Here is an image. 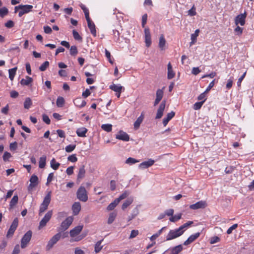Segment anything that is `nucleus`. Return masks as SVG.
<instances>
[{
  "label": "nucleus",
  "instance_id": "1",
  "mask_svg": "<svg viewBox=\"0 0 254 254\" xmlns=\"http://www.w3.org/2000/svg\"><path fill=\"white\" fill-rule=\"evenodd\" d=\"M77 198L81 201L86 202L87 201L88 193L84 187L80 186L77 190L76 192Z\"/></svg>",
  "mask_w": 254,
  "mask_h": 254
},
{
  "label": "nucleus",
  "instance_id": "2",
  "mask_svg": "<svg viewBox=\"0 0 254 254\" xmlns=\"http://www.w3.org/2000/svg\"><path fill=\"white\" fill-rule=\"evenodd\" d=\"M51 201V194L50 192L47 194L44 197V200L40 205L39 209V215L41 216L42 213L45 211L48 207Z\"/></svg>",
  "mask_w": 254,
  "mask_h": 254
},
{
  "label": "nucleus",
  "instance_id": "3",
  "mask_svg": "<svg viewBox=\"0 0 254 254\" xmlns=\"http://www.w3.org/2000/svg\"><path fill=\"white\" fill-rule=\"evenodd\" d=\"M183 235L182 231H180L178 228L174 230H171L169 231L166 237V241H170L171 240L178 238Z\"/></svg>",
  "mask_w": 254,
  "mask_h": 254
},
{
  "label": "nucleus",
  "instance_id": "4",
  "mask_svg": "<svg viewBox=\"0 0 254 254\" xmlns=\"http://www.w3.org/2000/svg\"><path fill=\"white\" fill-rule=\"evenodd\" d=\"M32 232L31 230L28 231L23 236L21 240V247L22 249L26 248L29 243L31 237Z\"/></svg>",
  "mask_w": 254,
  "mask_h": 254
},
{
  "label": "nucleus",
  "instance_id": "5",
  "mask_svg": "<svg viewBox=\"0 0 254 254\" xmlns=\"http://www.w3.org/2000/svg\"><path fill=\"white\" fill-rule=\"evenodd\" d=\"M53 215L52 210L49 211L41 220L39 223L38 229L40 230L46 226L47 223L50 221Z\"/></svg>",
  "mask_w": 254,
  "mask_h": 254
},
{
  "label": "nucleus",
  "instance_id": "6",
  "mask_svg": "<svg viewBox=\"0 0 254 254\" xmlns=\"http://www.w3.org/2000/svg\"><path fill=\"white\" fill-rule=\"evenodd\" d=\"M61 237V234L58 233L55 235L48 242L46 246V250L49 251L51 249L54 245L56 244Z\"/></svg>",
  "mask_w": 254,
  "mask_h": 254
},
{
  "label": "nucleus",
  "instance_id": "7",
  "mask_svg": "<svg viewBox=\"0 0 254 254\" xmlns=\"http://www.w3.org/2000/svg\"><path fill=\"white\" fill-rule=\"evenodd\" d=\"M18 225V219L17 218H14L12 224H11L9 230L7 231L6 237L7 238L11 237L15 231L16 230Z\"/></svg>",
  "mask_w": 254,
  "mask_h": 254
},
{
  "label": "nucleus",
  "instance_id": "8",
  "mask_svg": "<svg viewBox=\"0 0 254 254\" xmlns=\"http://www.w3.org/2000/svg\"><path fill=\"white\" fill-rule=\"evenodd\" d=\"M73 221V217L72 216H69L67 217L61 224L60 229L62 231H65L67 230L71 225Z\"/></svg>",
  "mask_w": 254,
  "mask_h": 254
},
{
  "label": "nucleus",
  "instance_id": "9",
  "mask_svg": "<svg viewBox=\"0 0 254 254\" xmlns=\"http://www.w3.org/2000/svg\"><path fill=\"white\" fill-rule=\"evenodd\" d=\"M33 8V6L29 4L25 5H19L18 6H16L14 8V12L16 13L18 9H20L23 11V12L25 13H27L30 11H31Z\"/></svg>",
  "mask_w": 254,
  "mask_h": 254
},
{
  "label": "nucleus",
  "instance_id": "10",
  "mask_svg": "<svg viewBox=\"0 0 254 254\" xmlns=\"http://www.w3.org/2000/svg\"><path fill=\"white\" fill-rule=\"evenodd\" d=\"M247 16V13L245 11L244 13L237 15L235 19V22L236 25L240 24L241 26H243L245 24V19Z\"/></svg>",
  "mask_w": 254,
  "mask_h": 254
},
{
  "label": "nucleus",
  "instance_id": "11",
  "mask_svg": "<svg viewBox=\"0 0 254 254\" xmlns=\"http://www.w3.org/2000/svg\"><path fill=\"white\" fill-rule=\"evenodd\" d=\"M144 37L146 46L147 47H150L152 41L150 30L148 27H145L144 29Z\"/></svg>",
  "mask_w": 254,
  "mask_h": 254
},
{
  "label": "nucleus",
  "instance_id": "12",
  "mask_svg": "<svg viewBox=\"0 0 254 254\" xmlns=\"http://www.w3.org/2000/svg\"><path fill=\"white\" fill-rule=\"evenodd\" d=\"M207 206V203L205 201H199L196 203L191 204L190 206V208L193 210H196L200 208H204Z\"/></svg>",
  "mask_w": 254,
  "mask_h": 254
},
{
  "label": "nucleus",
  "instance_id": "13",
  "mask_svg": "<svg viewBox=\"0 0 254 254\" xmlns=\"http://www.w3.org/2000/svg\"><path fill=\"white\" fill-rule=\"evenodd\" d=\"M200 235V232L196 233L193 235H190L188 239L184 242L183 245L188 246L196 240Z\"/></svg>",
  "mask_w": 254,
  "mask_h": 254
},
{
  "label": "nucleus",
  "instance_id": "14",
  "mask_svg": "<svg viewBox=\"0 0 254 254\" xmlns=\"http://www.w3.org/2000/svg\"><path fill=\"white\" fill-rule=\"evenodd\" d=\"M87 22L88 27L90 29V32L92 35L95 37L97 35L96 27L94 23L91 20L90 18L86 19Z\"/></svg>",
  "mask_w": 254,
  "mask_h": 254
},
{
  "label": "nucleus",
  "instance_id": "15",
  "mask_svg": "<svg viewBox=\"0 0 254 254\" xmlns=\"http://www.w3.org/2000/svg\"><path fill=\"white\" fill-rule=\"evenodd\" d=\"M83 227V225H79L74 227L73 229L70 231V236L73 238L79 234V233L81 232Z\"/></svg>",
  "mask_w": 254,
  "mask_h": 254
},
{
  "label": "nucleus",
  "instance_id": "16",
  "mask_svg": "<svg viewBox=\"0 0 254 254\" xmlns=\"http://www.w3.org/2000/svg\"><path fill=\"white\" fill-rule=\"evenodd\" d=\"M116 138L119 140L127 141L129 139V135L123 130H120L118 134L116 135Z\"/></svg>",
  "mask_w": 254,
  "mask_h": 254
},
{
  "label": "nucleus",
  "instance_id": "17",
  "mask_svg": "<svg viewBox=\"0 0 254 254\" xmlns=\"http://www.w3.org/2000/svg\"><path fill=\"white\" fill-rule=\"evenodd\" d=\"M154 161L151 159L146 161H144L139 165V168L142 169L147 168L153 165Z\"/></svg>",
  "mask_w": 254,
  "mask_h": 254
},
{
  "label": "nucleus",
  "instance_id": "18",
  "mask_svg": "<svg viewBox=\"0 0 254 254\" xmlns=\"http://www.w3.org/2000/svg\"><path fill=\"white\" fill-rule=\"evenodd\" d=\"M175 116V112L171 111L170 113H168L166 117L163 120L162 124L164 127L166 126L168 122L172 119Z\"/></svg>",
  "mask_w": 254,
  "mask_h": 254
},
{
  "label": "nucleus",
  "instance_id": "19",
  "mask_svg": "<svg viewBox=\"0 0 254 254\" xmlns=\"http://www.w3.org/2000/svg\"><path fill=\"white\" fill-rule=\"evenodd\" d=\"M183 250V247L182 245L180 244L174 247L170 248L169 251L170 252L169 254H179Z\"/></svg>",
  "mask_w": 254,
  "mask_h": 254
},
{
  "label": "nucleus",
  "instance_id": "20",
  "mask_svg": "<svg viewBox=\"0 0 254 254\" xmlns=\"http://www.w3.org/2000/svg\"><path fill=\"white\" fill-rule=\"evenodd\" d=\"M73 103L75 106L80 108L84 107L86 104V101L80 97L76 98L74 100Z\"/></svg>",
  "mask_w": 254,
  "mask_h": 254
},
{
  "label": "nucleus",
  "instance_id": "21",
  "mask_svg": "<svg viewBox=\"0 0 254 254\" xmlns=\"http://www.w3.org/2000/svg\"><path fill=\"white\" fill-rule=\"evenodd\" d=\"M109 88L115 92H122L125 90L123 86L120 84H115L113 83L109 86Z\"/></svg>",
  "mask_w": 254,
  "mask_h": 254
},
{
  "label": "nucleus",
  "instance_id": "22",
  "mask_svg": "<svg viewBox=\"0 0 254 254\" xmlns=\"http://www.w3.org/2000/svg\"><path fill=\"white\" fill-rule=\"evenodd\" d=\"M85 166L84 165L81 166L79 169L78 173L77 176V182H80V181L85 177Z\"/></svg>",
  "mask_w": 254,
  "mask_h": 254
},
{
  "label": "nucleus",
  "instance_id": "23",
  "mask_svg": "<svg viewBox=\"0 0 254 254\" xmlns=\"http://www.w3.org/2000/svg\"><path fill=\"white\" fill-rule=\"evenodd\" d=\"M73 214L74 215H77L81 210V204L79 202H74L72 206Z\"/></svg>",
  "mask_w": 254,
  "mask_h": 254
},
{
  "label": "nucleus",
  "instance_id": "24",
  "mask_svg": "<svg viewBox=\"0 0 254 254\" xmlns=\"http://www.w3.org/2000/svg\"><path fill=\"white\" fill-rule=\"evenodd\" d=\"M87 129L85 127H82L77 129L76 130V134L79 137H86V134L87 132Z\"/></svg>",
  "mask_w": 254,
  "mask_h": 254
},
{
  "label": "nucleus",
  "instance_id": "25",
  "mask_svg": "<svg viewBox=\"0 0 254 254\" xmlns=\"http://www.w3.org/2000/svg\"><path fill=\"white\" fill-rule=\"evenodd\" d=\"M168 47L166 45V40L163 35L160 36V52L164 51L167 49Z\"/></svg>",
  "mask_w": 254,
  "mask_h": 254
},
{
  "label": "nucleus",
  "instance_id": "26",
  "mask_svg": "<svg viewBox=\"0 0 254 254\" xmlns=\"http://www.w3.org/2000/svg\"><path fill=\"white\" fill-rule=\"evenodd\" d=\"M143 119H144V114H143V113H142L141 114L140 116L137 119V120L134 123V127L135 129H137L139 127L140 124H141V123L143 121Z\"/></svg>",
  "mask_w": 254,
  "mask_h": 254
},
{
  "label": "nucleus",
  "instance_id": "27",
  "mask_svg": "<svg viewBox=\"0 0 254 254\" xmlns=\"http://www.w3.org/2000/svg\"><path fill=\"white\" fill-rule=\"evenodd\" d=\"M33 81V79L31 77L26 76L25 78H23L20 81V84L22 85L28 86L31 84Z\"/></svg>",
  "mask_w": 254,
  "mask_h": 254
},
{
  "label": "nucleus",
  "instance_id": "28",
  "mask_svg": "<svg viewBox=\"0 0 254 254\" xmlns=\"http://www.w3.org/2000/svg\"><path fill=\"white\" fill-rule=\"evenodd\" d=\"M30 186L32 187H36L38 183V177L35 175H33L30 179Z\"/></svg>",
  "mask_w": 254,
  "mask_h": 254
},
{
  "label": "nucleus",
  "instance_id": "29",
  "mask_svg": "<svg viewBox=\"0 0 254 254\" xmlns=\"http://www.w3.org/2000/svg\"><path fill=\"white\" fill-rule=\"evenodd\" d=\"M167 65H168L167 78L168 79H171L175 76V73L173 71L172 64H167Z\"/></svg>",
  "mask_w": 254,
  "mask_h": 254
},
{
  "label": "nucleus",
  "instance_id": "30",
  "mask_svg": "<svg viewBox=\"0 0 254 254\" xmlns=\"http://www.w3.org/2000/svg\"><path fill=\"white\" fill-rule=\"evenodd\" d=\"M18 201V196L17 195H14L9 202V209L14 207V206L17 203Z\"/></svg>",
  "mask_w": 254,
  "mask_h": 254
},
{
  "label": "nucleus",
  "instance_id": "31",
  "mask_svg": "<svg viewBox=\"0 0 254 254\" xmlns=\"http://www.w3.org/2000/svg\"><path fill=\"white\" fill-rule=\"evenodd\" d=\"M199 33V30L196 29L194 31V33L191 34V42L190 43V45L193 44L196 42L197 37L198 36V34Z\"/></svg>",
  "mask_w": 254,
  "mask_h": 254
},
{
  "label": "nucleus",
  "instance_id": "32",
  "mask_svg": "<svg viewBox=\"0 0 254 254\" xmlns=\"http://www.w3.org/2000/svg\"><path fill=\"white\" fill-rule=\"evenodd\" d=\"M46 164V156L45 155H43L39 159V167L41 169L44 168Z\"/></svg>",
  "mask_w": 254,
  "mask_h": 254
},
{
  "label": "nucleus",
  "instance_id": "33",
  "mask_svg": "<svg viewBox=\"0 0 254 254\" xmlns=\"http://www.w3.org/2000/svg\"><path fill=\"white\" fill-rule=\"evenodd\" d=\"M182 213H178L175 215H173V214L172 216L170 217L169 220L171 222H174V223L176 222L178 220H179L180 219H181L182 218Z\"/></svg>",
  "mask_w": 254,
  "mask_h": 254
},
{
  "label": "nucleus",
  "instance_id": "34",
  "mask_svg": "<svg viewBox=\"0 0 254 254\" xmlns=\"http://www.w3.org/2000/svg\"><path fill=\"white\" fill-rule=\"evenodd\" d=\"M50 165H51V167L53 169H54L55 170H57L59 169V168L60 166V163L59 162H57L55 158H53L51 160Z\"/></svg>",
  "mask_w": 254,
  "mask_h": 254
},
{
  "label": "nucleus",
  "instance_id": "35",
  "mask_svg": "<svg viewBox=\"0 0 254 254\" xmlns=\"http://www.w3.org/2000/svg\"><path fill=\"white\" fill-rule=\"evenodd\" d=\"M65 104V100L63 97L59 96L57 99L56 105L58 107L62 108Z\"/></svg>",
  "mask_w": 254,
  "mask_h": 254
},
{
  "label": "nucleus",
  "instance_id": "36",
  "mask_svg": "<svg viewBox=\"0 0 254 254\" xmlns=\"http://www.w3.org/2000/svg\"><path fill=\"white\" fill-rule=\"evenodd\" d=\"M103 240L98 241L95 245V252L96 253H99L103 248V246L101 245L102 242Z\"/></svg>",
  "mask_w": 254,
  "mask_h": 254
},
{
  "label": "nucleus",
  "instance_id": "37",
  "mask_svg": "<svg viewBox=\"0 0 254 254\" xmlns=\"http://www.w3.org/2000/svg\"><path fill=\"white\" fill-rule=\"evenodd\" d=\"M133 202L132 198H127L122 205V208L123 210L126 209L129 205H130Z\"/></svg>",
  "mask_w": 254,
  "mask_h": 254
},
{
  "label": "nucleus",
  "instance_id": "38",
  "mask_svg": "<svg viewBox=\"0 0 254 254\" xmlns=\"http://www.w3.org/2000/svg\"><path fill=\"white\" fill-rule=\"evenodd\" d=\"M118 201V200H116V199H115L113 202H111L108 206L107 209L108 211H111V210H113L116 207V206L119 204V202Z\"/></svg>",
  "mask_w": 254,
  "mask_h": 254
},
{
  "label": "nucleus",
  "instance_id": "39",
  "mask_svg": "<svg viewBox=\"0 0 254 254\" xmlns=\"http://www.w3.org/2000/svg\"><path fill=\"white\" fill-rule=\"evenodd\" d=\"M16 67L9 69V78L11 80H12L13 79L16 73Z\"/></svg>",
  "mask_w": 254,
  "mask_h": 254
},
{
  "label": "nucleus",
  "instance_id": "40",
  "mask_svg": "<svg viewBox=\"0 0 254 254\" xmlns=\"http://www.w3.org/2000/svg\"><path fill=\"white\" fill-rule=\"evenodd\" d=\"M206 100V99H205L204 100H203V101H200V102H196L194 105H193V109L195 110H199L202 106L203 105V104H204V102Z\"/></svg>",
  "mask_w": 254,
  "mask_h": 254
},
{
  "label": "nucleus",
  "instance_id": "41",
  "mask_svg": "<svg viewBox=\"0 0 254 254\" xmlns=\"http://www.w3.org/2000/svg\"><path fill=\"white\" fill-rule=\"evenodd\" d=\"M116 216H117L116 212H113L111 213L109 215V218L108 220V223L109 224H112L115 220Z\"/></svg>",
  "mask_w": 254,
  "mask_h": 254
},
{
  "label": "nucleus",
  "instance_id": "42",
  "mask_svg": "<svg viewBox=\"0 0 254 254\" xmlns=\"http://www.w3.org/2000/svg\"><path fill=\"white\" fill-rule=\"evenodd\" d=\"M166 105V101L163 100L160 104V119L163 116Z\"/></svg>",
  "mask_w": 254,
  "mask_h": 254
},
{
  "label": "nucleus",
  "instance_id": "43",
  "mask_svg": "<svg viewBox=\"0 0 254 254\" xmlns=\"http://www.w3.org/2000/svg\"><path fill=\"white\" fill-rule=\"evenodd\" d=\"M8 13V9L6 7H3L0 8V17H4Z\"/></svg>",
  "mask_w": 254,
  "mask_h": 254
},
{
  "label": "nucleus",
  "instance_id": "44",
  "mask_svg": "<svg viewBox=\"0 0 254 254\" xmlns=\"http://www.w3.org/2000/svg\"><path fill=\"white\" fill-rule=\"evenodd\" d=\"M101 128L107 132H111L112 130V125L111 124H103L101 126Z\"/></svg>",
  "mask_w": 254,
  "mask_h": 254
},
{
  "label": "nucleus",
  "instance_id": "45",
  "mask_svg": "<svg viewBox=\"0 0 254 254\" xmlns=\"http://www.w3.org/2000/svg\"><path fill=\"white\" fill-rule=\"evenodd\" d=\"M32 105V101L30 98H26L24 102V107L25 109H28Z\"/></svg>",
  "mask_w": 254,
  "mask_h": 254
},
{
  "label": "nucleus",
  "instance_id": "46",
  "mask_svg": "<svg viewBox=\"0 0 254 254\" xmlns=\"http://www.w3.org/2000/svg\"><path fill=\"white\" fill-rule=\"evenodd\" d=\"M192 223H193L192 221H188V222H187V223L184 224L183 225H182V226H181L179 228H178V229L181 232L182 231L183 234L185 232V230H184V229L190 226Z\"/></svg>",
  "mask_w": 254,
  "mask_h": 254
},
{
  "label": "nucleus",
  "instance_id": "47",
  "mask_svg": "<svg viewBox=\"0 0 254 254\" xmlns=\"http://www.w3.org/2000/svg\"><path fill=\"white\" fill-rule=\"evenodd\" d=\"M139 162V160H138L135 159L133 158L129 157L126 160V163L129 164V165H132L133 164L138 163Z\"/></svg>",
  "mask_w": 254,
  "mask_h": 254
},
{
  "label": "nucleus",
  "instance_id": "48",
  "mask_svg": "<svg viewBox=\"0 0 254 254\" xmlns=\"http://www.w3.org/2000/svg\"><path fill=\"white\" fill-rule=\"evenodd\" d=\"M81 8H82L84 13L86 19L90 18L89 17V11L87 7H86L85 6H84V5H82L81 6Z\"/></svg>",
  "mask_w": 254,
  "mask_h": 254
},
{
  "label": "nucleus",
  "instance_id": "49",
  "mask_svg": "<svg viewBox=\"0 0 254 254\" xmlns=\"http://www.w3.org/2000/svg\"><path fill=\"white\" fill-rule=\"evenodd\" d=\"M105 56L106 58H107L108 62L110 64H113L114 63V59L112 60L111 58V55L110 52L108 51L107 49L105 50Z\"/></svg>",
  "mask_w": 254,
  "mask_h": 254
},
{
  "label": "nucleus",
  "instance_id": "50",
  "mask_svg": "<svg viewBox=\"0 0 254 254\" xmlns=\"http://www.w3.org/2000/svg\"><path fill=\"white\" fill-rule=\"evenodd\" d=\"M72 34L74 39L78 41L82 40V37L80 36L78 32H77L76 30H73L72 31Z\"/></svg>",
  "mask_w": 254,
  "mask_h": 254
},
{
  "label": "nucleus",
  "instance_id": "51",
  "mask_svg": "<svg viewBox=\"0 0 254 254\" xmlns=\"http://www.w3.org/2000/svg\"><path fill=\"white\" fill-rule=\"evenodd\" d=\"M128 194L127 191H125L118 198H116V200H118V201L120 202L121 200L126 198L128 195Z\"/></svg>",
  "mask_w": 254,
  "mask_h": 254
},
{
  "label": "nucleus",
  "instance_id": "52",
  "mask_svg": "<svg viewBox=\"0 0 254 254\" xmlns=\"http://www.w3.org/2000/svg\"><path fill=\"white\" fill-rule=\"evenodd\" d=\"M76 147V145L69 144L65 148V151L67 152H72Z\"/></svg>",
  "mask_w": 254,
  "mask_h": 254
},
{
  "label": "nucleus",
  "instance_id": "53",
  "mask_svg": "<svg viewBox=\"0 0 254 254\" xmlns=\"http://www.w3.org/2000/svg\"><path fill=\"white\" fill-rule=\"evenodd\" d=\"M77 49L76 46H72L70 48V54L71 55L75 56L77 54Z\"/></svg>",
  "mask_w": 254,
  "mask_h": 254
},
{
  "label": "nucleus",
  "instance_id": "54",
  "mask_svg": "<svg viewBox=\"0 0 254 254\" xmlns=\"http://www.w3.org/2000/svg\"><path fill=\"white\" fill-rule=\"evenodd\" d=\"M42 120L44 122H45L47 125H50L51 123V120L49 117L46 115L43 114L42 115Z\"/></svg>",
  "mask_w": 254,
  "mask_h": 254
},
{
  "label": "nucleus",
  "instance_id": "55",
  "mask_svg": "<svg viewBox=\"0 0 254 254\" xmlns=\"http://www.w3.org/2000/svg\"><path fill=\"white\" fill-rule=\"evenodd\" d=\"M67 160L71 162L74 163L77 161V158L75 154H72L68 157Z\"/></svg>",
  "mask_w": 254,
  "mask_h": 254
},
{
  "label": "nucleus",
  "instance_id": "56",
  "mask_svg": "<svg viewBox=\"0 0 254 254\" xmlns=\"http://www.w3.org/2000/svg\"><path fill=\"white\" fill-rule=\"evenodd\" d=\"M220 241V238L218 236H215L211 238L210 243L211 244H213L219 242Z\"/></svg>",
  "mask_w": 254,
  "mask_h": 254
},
{
  "label": "nucleus",
  "instance_id": "57",
  "mask_svg": "<svg viewBox=\"0 0 254 254\" xmlns=\"http://www.w3.org/2000/svg\"><path fill=\"white\" fill-rule=\"evenodd\" d=\"M139 232L137 230H133L131 231L130 235L129 236V239H133L136 237L138 235Z\"/></svg>",
  "mask_w": 254,
  "mask_h": 254
},
{
  "label": "nucleus",
  "instance_id": "58",
  "mask_svg": "<svg viewBox=\"0 0 254 254\" xmlns=\"http://www.w3.org/2000/svg\"><path fill=\"white\" fill-rule=\"evenodd\" d=\"M238 224H235L231 226L227 231V234H231L232 231L238 227Z\"/></svg>",
  "mask_w": 254,
  "mask_h": 254
},
{
  "label": "nucleus",
  "instance_id": "59",
  "mask_svg": "<svg viewBox=\"0 0 254 254\" xmlns=\"http://www.w3.org/2000/svg\"><path fill=\"white\" fill-rule=\"evenodd\" d=\"M147 14H144L142 16L141 25L142 27H145V25L147 22Z\"/></svg>",
  "mask_w": 254,
  "mask_h": 254
},
{
  "label": "nucleus",
  "instance_id": "60",
  "mask_svg": "<svg viewBox=\"0 0 254 254\" xmlns=\"http://www.w3.org/2000/svg\"><path fill=\"white\" fill-rule=\"evenodd\" d=\"M11 157V154L8 152H5L3 155L2 158L4 161H7Z\"/></svg>",
  "mask_w": 254,
  "mask_h": 254
},
{
  "label": "nucleus",
  "instance_id": "61",
  "mask_svg": "<svg viewBox=\"0 0 254 254\" xmlns=\"http://www.w3.org/2000/svg\"><path fill=\"white\" fill-rule=\"evenodd\" d=\"M54 178V173H51L49 174L47 179V183L46 185L48 186L49 184L52 181Z\"/></svg>",
  "mask_w": 254,
  "mask_h": 254
},
{
  "label": "nucleus",
  "instance_id": "62",
  "mask_svg": "<svg viewBox=\"0 0 254 254\" xmlns=\"http://www.w3.org/2000/svg\"><path fill=\"white\" fill-rule=\"evenodd\" d=\"M188 14L190 16H194L196 15V12L194 5L188 11Z\"/></svg>",
  "mask_w": 254,
  "mask_h": 254
},
{
  "label": "nucleus",
  "instance_id": "63",
  "mask_svg": "<svg viewBox=\"0 0 254 254\" xmlns=\"http://www.w3.org/2000/svg\"><path fill=\"white\" fill-rule=\"evenodd\" d=\"M20 246L18 244L15 246L11 254H18L20 252Z\"/></svg>",
  "mask_w": 254,
  "mask_h": 254
},
{
  "label": "nucleus",
  "instance_id": "64",
  "mask_svg": "<svg viewBox=\"0 0 254 254\" xmlns=\"http://www.w3.org/2000/svg\"><path fill=\"white\" fill-rule=\"evenodd\" d=\"M74 254H85V253L79 247H76L75 248Z\"/></svg>",
  "mask_w": 254,
  "mask_h": 254
}]
</instances>
